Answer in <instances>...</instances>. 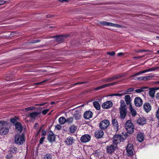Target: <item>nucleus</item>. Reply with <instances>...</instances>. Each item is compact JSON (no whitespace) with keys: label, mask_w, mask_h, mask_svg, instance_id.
Returning <instances> with one entry per match:
<instances>
[{"label":"nucleus","mask_w":159,"mask_h":159,"mask_svg":"<svg viewBox=\"0 0 159 159\" xmlns=\"http://www.w3.org/2000/svg\"><path fill=\"white\" fill-rule=\"evenodd\" d=\"M80 112L76 111L75 113L74 114V117L76 120H79L81 117Z\"/></svg>","instance_id":"29"},{"label":"nucleus","mask_w":159,"mask_h":159,"mask_svg":"<svg viewBox=\"0 0 159 159\" xmlns=\"http://www.w3.org/2000/svg\"><path fill=\"white\" fill-rule=\"evenodd\" d=\"M153 77V76L152 75L141 76V77L142 78V80H148L152 78Z\"/></svg>","instance_id":"34"},{"label":"nucleus","mask_w":159,"mask_h":159,"mask_svg":"<svg viewBox=\"0 0 159 159\" xmlns=\"http://www.w3.org/2000/svg\"><path fill=\"white\" fill-rule=\"evenodd\" d=\"M56 38V41L59 43H61L64 40V39L66 37L65 35H58L54 37Z\"/></svg>","instance_id":"19"},{"label":"nucleus","mask_w":159,"mask_h":159,"mask_svg":"<svg viewBox=\"0 0 159 159\" xmlns=\"http://www.w3.org/2000/svg\"><path fill=\"white\" fill-rule=\"evenodd\" d=\"M91 139L90 136L88 134H85L80 138V141L82 143H86L89 142Z\"/></svg>","instance_id":"10"},{"label":"nucleus","mask_w":159,"mask_h":159,"mask_svg":"<svg viewBox=\"0 0 159 159\" xmlns=\"http://www.w3.org/2000/svg\"><path fill=\"white\" fill-rule=\"evenodd\" d=\"M100 24L102 25L109 26L110 25V22H107L105 21H102L100 22Z\"/></svg>","instance_id":"40"},{"label":"nucleus","mask_w":159,"mask_h":159,"mask_svg":"<svg viewBox=\"0 0 159 159\" xmlns=\"http://www.w3.org/2000/svg\"><path fill=\"white\" fill-rule=\"evenodd\" d=\"M156 98L157 99L159 100V92L157 93L156 96Z\"/></svg>","instance_id":"61"},{"label":"nucleus","mask_w":159,"mask_h":159,"mask_svg":"<svg viewBox=\"0 0 159 159\" xmlns=\"http://www.w3.org/2000/svg\"><path fill=\"white\" fill-rule=\"evenodd\" d=\"M74 140L72 137L69 136L66 139L65 142L67 145H71L74 143Z\"/></svg>","instance_id":"17"},{"label":"nucleus","mask_w":159,"mask_h":159,"mask_svg":"<svg viewBox=\"0 0 159 159\" xmlns=\"http://www.w3.org/2000/svg\"><path fill=\"white\" fill-rule=\"evenodd\" d=\"M142 77H135L133 79L134 80H142Z\"/></svg>","instance_id":"55"},{"label":"nucleus","mask_w":159,"mask_h":159,"mask_svg":"<svg viewBox=\"0 0 159 159\" xmlns=\"http://www.w3.org/2000/svg\"><path fill=\"white\" fill-rule=\"evenodd\" d=\"M135 105L137 107H140L143 104V100L139 97H136L134 100Z\"/></svg>","instance_id":"9"},{"label":"nucleus","mask_w":159,"mask_h":159,"mask_svg":"<svg viewBox=\"0 0 159 159\" xmlns=\"http://www.w3.org/2000/svg\"><path fill=\"white\" fill-rule=\"evenodd\" d=\"M9 131V129L7 128H2L0 129V134L2 135L6 134Z\"/></svg>","instance_id":"24"},{"label":"nucleus","mask_w":159,"mask_h":159,"mask_svg":"<svg viewBox=\"0 0 159 159\" xmlns=\"http://www.w3.org/2000/svg\"><path fill=\"white\" fill-rule=\"evenodd\" d=\"M125 127L128 133L132 134L134 131V125L130 120H128L126 122Z\"/></svg>","instance_id":"2"},{"label":"nucleus","mask_w":159,"mask_h":159,"mask_svg":"<svg viewBox=\"0 0 159 159\" xmlns=\"http://www.w3.org/2000/svg\"><path fill=\"white\" fill-rule=\"evenodd\" d=\"M158 89L157 88H153L150 89L149 92V95L152 98H153L154 97L155 91Z\"/></svg>","instance_id":"25"},{"label":"nucleus","mask_w":159,"mask_h":159,"mask_svg":"<svg viewBox=\"0 0 159 159\" xmlns=\"http://www.w3.org/2000/svg\"><path fill=\"white\" fill-rule=\"evenodd\" d=\"M93 105L94 107L97 110H99L100 109V106L97 101H95L93 102Z\"/></svg>","instance_id":"32"},{"label":"nucleus","mask_w":159,"mask_h":159,"mask_svg":"<svg viewBox=\"0 0 159 159\" xmlns=\"http://www.w3.org/2000/svg\"><path fill=\"white\" fill-rule=\"evenodd\" d=\"M9 2V0H0V5L4 4Z\"/></svg>","instance_id":"44"},{"label":"nucleus","mask_w":159,"mask_h":159,"mask_svg":"<svg viewBox=\"0 0 159 159\" xmlns=\"http://www.w3.org/2000/svg\"><path fill=\"white\" fill-rule=\"evenodd\" d=\"M158 69V67H153L152 68H150L148 69H147V72H150L154 71L156 70H157Z\"/></svg>","instance_id":"42"},{"label":"nucleus","mask_w":159,"mask_h":159,"mask_svg":"<svg viewBox=\"0 0 159 159\" xmlns=\"http://www.w3.org/2000/svg\"><path fill=\"white\" fill-rule=\"evenodd\" d=\"M110 125L109 121L107 120H104L101 121L99 124L100 129L104 130L107 129Z\"/></svg>","instance_id":"3"},{"label":"nucleus","mask_w":159,"mask_h":159,"mask_svg":"<svg viewBox=\"0 0 159 159\" xmlns=\"http://www.w3.org/2000/svg\"><path fill=\"white\" fill-rule=\"evenodd\" d=\"M12 157V155L11 154H9L7 155L6 158L7 159H10L11 157Z\"/></svg>","instance_id":"57"},{"label":"nucleus","mask_w":159,"mask_h":159,"mask_svg":"<svg viewBox=\"0 0 159 159\" xmlns=\"http://www.w3.org/2000/svg\"><path fill=\"white\" fill-rule=\"evenodd\" d=\"M17 151V149L15 147L11 148L10 150V151L11 153H13L14 154L16 153Z\"/></svg>","instance_id":"37"},{"label":"nucleus","mask_w":159,"mask_h":159,"mask_svg":"<svg viewBox=\"0 0 159 159\" xmlns=\"http://www.w3.org/2000/svg\"><path fill=\"white\" fill-rule=\"evenodd\" d=\"M7 121L0 120V127L7 125Z\"/></svg>","instance_id":"39"},{"label":"nucleus","mask_w":159,"mask_h":159,"mask_svg":"<svg viewBox=\"0 0 159 159\" xmlns=\"http://www.w3.org/2000/svg\"><path fill=\"white\" fill-rule=\"evenodd\" d=\"M10 121L11 123H14L16 121V120L14 118H11L10 119Z\"/></svg>","instance_id":"56"},{"label":"nucleus","mask_w":159,"mask_h":159,"mask_svg":"<svg viewBox=\"0 0 159 159\" xmlns=\"http://www.w3.org/2000/svg\"><path fill=\"white\" fill-rule=\"evenodd\" d=\"M148 88L146 87H143L141 88H140L139 89H136L134 90L135 92L137 93H140L142 92H143L144 89H148Z\"/></svg>","instance_id":"31"},{"label":"nucleus","mask_w":159,"mask_h":159,"mask_svg":"<svg viewBox=\"0 0 159 159\" xmlns=\"http://www.w3.org/2000/svg\"><path fill=\"white\" fill-rule=\"evenodd\" d=\"M36 109V107H28L25 108V110L27 111H29L30 110H32Z\"/></svg>","instance_id":"43"},{"label":"nucleus","mask_w":159,"mask_h":159,"mask_svg":"<svg viewBox=\"0 0 159 159\" xmlns=\"http://www.w3.org/2000/svg\"><path fill=\"white\" fill-rule=\"evenodd\" d=\"M93 116V113L90 111H87L84 114V117L85 119H89L91 118Z\"/></svg>","instance_id":"20"},{"label":"nucleus","mask_w":159,"mask_h":159,"mask_svg":"<svg viewBox=\"0 0 159 159\" xmlns=\"http://www.w3.org/2000/svg\"><path fill=\"white\" fill-rule=\"evenodd\" d=\"M137 123L139 125H143L146 124V119L144 117H140L137 120Z\"/></svg>","instance_id":"22"},{"label":"nucleus","mask_w":159,"mask_h":159,"mask_svg":"<svg viewBox=\"0 0 159 159\" xmlns=\"http://www.w3.org/2000/svg\"><path fill=\"white\" fill-rule=\"evenodd\" d=\"M125 94H126V92H125V91L122 90L119 91L118 93H116V96L121 97Z\"/></svg>","instance_id":"35"},{"label":"nucleus","mask_w":159,"mask_h":159,"mask_svg":"<svg viewBox=\"0 0 159 159\" xmlns=\"http://www.w3.org/2000/svg\"><path fill=\"white\" fill-rule=\"evenodd\" d=\"M125 99L126 104L127 105H129V106L132 105L131 102V99L129 95H126L125 97Z\"/></svg>","instance_id":"21"},{"label":"nucleus","mask_w":159,"mask_h":159,"mask_svg":"<svg viewBox=\"0 0 159 159\" xmlns=\"http://www.w3.org/2000/svg\"><path fill=\"white\" fill-rule=\"evenodd\" d=\"M137 140L139 142H142L144 139L143 133H139L138 134L137 137Z\"/></svg>","instance_id":"18"},{"label":"nucleus","mask_w":159,"mask_h":159,"mask_svg":"<svg viewBox=\"0 0 159 159\" xmlns=\"http://www.w3.org/2000/svg\"><path fill=\"white\" fill-rule=\"evenodd\" d=\"M126 105L123 100H121L120 101V106L119 109H124L126 108Z\"/></svg>","instance_id":"30"},{"label":"nucleus","mask_w":159,"mask_h":159,"mask_svg":"<svg viewBox=\"0 0 159 159\" xmlns=\"http://www.w3.org/2000/svg\"><path fill=\"white\" fill-rule=\"evenodd\" d=\"M44 159H52V155L50 154H46L43 157Z\"/></svg>","instance_id":"38"},{"label":"nucleus","mask_w":159,"mask_h":159,"mask_svg":"<svg viewBox=\"0 0 159 159\" xmlns=\"http://www.w3.org/2000/svg\"><path fill=\"white\" fill-rule=\"evenodd\" d=\"M107 54L108 55H110L111 56H113L115 54V52L114 51H112L111 52H108L107 53Z\"/></svg>","instance_id":"48"},{"label":"nucleus","mask_w":159,"mask_h":159,"mask_svg":"<svg viewBox=\"0 0 159 159\" xmlns=\"http://www.w3.org/2000/svg\"><path fill=\"white\" fill-rule=\"evenodd\" d=\"M115 25H116L115 24H114V23H113L110 22L109 26H112V27H115Z\"/></svg>","instance_id":"59"},{"label":"nucleus","mask_w":159,"mask_h":159,"mask_svg":"<svg viewBox=\"0 0 159 159\" xmlns=\"http://www.w3.org/2000/svg\"><path fill=\"white\" fill-rule=\"evenodd\" d=\"M66 119L64 117H61L58 119V122L61 125H63L66 122Z\"/></svg>","instance_id":"27"},{"label":"nucleus","mask_w":159,"mask_h":159,"mask_svg":"<svg viewBox=\"0 0 159 159\" xmlns=\"http://www.w3.org/2000/svg\"><path fill=\"white\" fill-rule=\"evenodd\" d=\"M104 135V132L102 130H97L95 133V136L96 138L100 139L102 138Z\"/></svg>","instance_id":"13"},{"label":"nucleus","mask_w":159,"mask_h":159,"mask_svg":"<svg viewBox=\"0 0 159 159\" xmlns=\"http://www.w3.org/2000/svg\"><path fill=\"white\" fill-rule=\"evenodd\" d=\"M86 83V82H83L77 83L75 84H73L72 86H75L76 85H77V84H84V83Z\"/></svg>","instance_id":"53"},{"label":"nucleus","mask_w":159,"mask_h":159,"mask_svg":"<svg viewBox=\"0 0 159 159\" xmlns=\"http://www.w3.org/2000/svg\"><path fill=\"white\" fill-rule=\"evenodd\" d=\"M104 87L103 86V85L99 86L95 88L94 90H98L101 89H103Z\"/></svg>","instance_id":"49"},{"label":"nucleus","mask_w":159,"mask_h":159,"mask_svg":"<svg viewBox=\"0 0 159 159\" xmlns=\"http://www.w3.org/2000/svg\"><path fill=\"white\" fill-rule=\"evenodd\" d=\"M56 136L54 134L52 131L48 132L47 136V139L50 143H52L55 141Z\"/></svg>","instance_id":"5"},{"label":"nucleus","mask_w":159,"mask_h":159,"mask_svg":"<svg viewBox=\"0 0 159 159\" xmlns=\"http://www.w3.org/2000/svg\"><path fill=\"white\" fill-rule=\"evenodd\" d=\"M45 138V137H42L39 140V143L42 144Z\"/></svg>","instance_id":"47"},{"label":"nucleus","mask_w":159,"mask_h":159,"mask_svg":"<svg viewBox=\"0 0 159 159\" xmlns=\"http://www.w3.org/2000/svg\"><path fill=\"white\" fill-rule=\"evenodd\" d=\"M147 52V51L144 50H139L137 51V52Z\"/></svg>","instance_id":"63"},{"label":"nucleus","mask_w":159,"mask_h":159,"mask_svg":"<svg viewBox=\"0 0 159 159\" xmlns=\"http://www.w3.org/2000/svg\"><path fill=\"white\" fill-rule=\"evenodd\" d=\"M46 81H47V80H44L41 82L38 83H36L35 84L38 85H40L41 84H42V83H44V82H46Z\"/></svg>","instance_id":"58"},{"label":"nucleus","mask_w":159,"mask_h":159,"mask_svg":"<svg viewBox=\"0 0 159 159\" xmlns=\"http://www.w3.org/2000/svg\"><path fill=\"white\" fill-rule=\"evenodd\" d=\"M134 90V88H130L126 90V91H125V92H126V94L127 93L129 92H132Z\"/></svg>","instance_id":"45"},{"label":"nucleus","mask_w":159,"mask_h":159,"mask_svg":"<svg viewBox=\"0 0 159 159\" xmlns=\"http://www.w3.org/2000/svg\"><path fill=\"white\" fill-rule=\"evenodd\" d=\"M158 69V67H153L152 68H150L148 69H147V72H150L154 71L156 70H157Z\"/></svg>","instance_id":"41"},{"label":"nucleus","mask_w":159,"mask_h":159,"mask_svg":"<svg viewBox=\"0 0 159 159\" xmlns=\"http://www.w3.org/2000/svg\"><path fill=\"white\" fill-rule=\"evenodd\" d=\"M40 113V112H33L29 113L28 116L33 119H35L36 117Z\"/></svg>","instance_id":"26"},{"label":"nucleus","mask_w":159,"mask_h":159,"mask_svg":"<svg viewBox=\"0 0 159 159\" xmlns=\"http://www.w3.org/2000/svg\"><path fill=\"white\" fill-rule=\"evenodd\" d=\"M124 140L123 138L120 135H115L113 138V142L114 144L116 145L117 144L119 143Z\"/></svg>","instance_id":"4"},{"label":"nucleus","mask_w":159,"mask_h":159,"mask_svg":"<svg viewBox=\"0 0 159 159\" xmlns=\"http://www.w3.org/2000/svg\"><path fill=\"white\" fill-rule=\"evenodd\" d=\"M111 122L114 129L116 131H117L119 126L117 120L115 119L112 118Z\"/></svg>","instance_id":"15"},{"label":"nucleus","mask_w":159,"mask_h":159,"mask_svg":"<svg viewBox=\"0 0 159 159\" xmlns=\"http://www.w3.org/2000/svg\"><path fill=\"white\" fill-rule=\"evenodd\" d=\"M116 147L112 145L107 146L106 148L107 152L110 154L112 153L116 150Z\"/></svg>","instance_id":"14"},{"label":"nucleus","mask_w":159,"mask_h":159,"mask_svg":"<svg viewBox=\"0 0 159 159\" xmlns=\"http://www.w3.org/2000/svg\"><path fill=\"white\" fill-rule=\"evenodd\" d=\"M39 126V124L38 123H36L34 125V128H36L38 127Z\"/></svg>","instance_id":"64"},{"label":"nucleus","mask_w":159,"mask_h":159,"mask_svg":"<svg viewBox=\"0 0 159 159\" xmlns=\"http://www.w3.org/2000/svg\"><path fill=\"white\" fill-rule=\"evenodd\" d=\"M77 129L76 126L75 125H72L70 126L69 128V132L70 134H73L76 131Z\"/></svg>","instance_id":"23"},{"label":"nucleus","mask_w":159,"mask_h":159,"mask_svg":"<svg viewBox=\"0 0 159 159\" xmlns=\"http://www.w3.org/2000/svg\"><path fill=\"white\" fill-rule=\"evenodd\" d=\"M124 75H116L114 76L111 77L107 78L104 79V81L106 82H108L111 81H112L115 80L120 78L124 76Z\"/></svg>","instance_id":"6"},{"label":"nucleus","mask_w":159,"mask_h":159,"mask_svg":"<svg viewBox=\"0 0 159 159\" xmlns=\"http://www.w3.org/2000/svg\"><path fill=\"white\" fill-rule=\"evenodd\" d=\"M112 106V103L111 101H107L104 102L102 105V107L103 109H108Z\"/></svg>","instance_id":"11"},{"label":"nucleus","mask_w":159,"mask_h":159,"mask_svg":"<svg viewBox=\"0 0 159 159\" xmlns=\"http://www.w3.org/2000/svg\"><path fill=\"white\" fill-rule=\"evenodd\" d=\"M66 122L69 124H71L72 123L73 121V118L72 117H70L66 119Z\"/></svg>","instance_id":"36"},{"label":"nucleus","mask_w":159,"mask_h":159,"mask_svg":"<svg viewBox=\"0 0 159 159\" xmlns=\"http://www.w3.org/2000/svg\"><path fill=\"white\" fill-rule=\"evenodd\" d=\"M156 113V117L157 118L159 119V108H158L157 109Z\"/></svg>","instance_id":"50"},{"label":"nucleus","mask_w":159,"mask_h":159,"mask_svg":"<svg viewBox=\"0 0 159 159\" xmlns=\"http://www.w3.org/2000/svg\"><path fill=\"white\" fill-rule=\"evenodd\" d=\"M142 73H141V71H139L138 73H137L134 75H131V76H130V78H131L133 77L134 76H136L139 75H140Z\"/></svg>","instance_id":"46"},{"label":"nucleus","mask_w":159,"mask_h":159,"mask_svg":"<svg viewBox=\"0 0 159 159\" xmlns=\"http://www.w3.org/2000/svg\"><path fill=\"white\" fill-rule=\"evenodd\" d=\"M15 129L16 132L20 133L22 130V127L21 125L19 122H16L15 124Z\"/></svg>","instance_id":"12"},{"label":"nucleus","mask_w":159,"mask_h":159,"mask_svg":"<svg viewBox=\"0 0 159 159\" xmlns=\"http://www.w3.org/2000/svg\"><path fill=\"white\" fill-rule=\"evenodd\" d=\"M15 140L16 143L19 145L22 144L25 141L24 134H23L20 135L16 134V135Z\"/></svg>","instance_id":"1"},{"label":"nucleus","mask_w":159,"mask_h":159,"mask_svg":"<svg viewBox=\"0 0 159 159\" xmlns=\"http://www.w3.org/2000/svg\"><path fill=\"white\" fill-rule=\"evenodd\" d=\"M46 132L45 130H43L42 131V133L41 134V136L42 137H45L46 135Z\"/></svg>","instance_id":"54"},{"label":"nucleus","mask_w":159,"mask_h":159,"mask_svg":"<svg viewBox=\"0 0 159 159\" xmlns=\"http://www.w3.org/2000/svg\"><path fill=\"white\" fill-rule=\"evenodd\" d=\"M126 150L127 155L128 156H132L134 151L133 145L131 144H128L126 147Z\"/></svg>","instance_id":"7"},{"label":"nucleus","mask_w":159,"mask_h":159,"mask_svg":"<svg viewBox=\"0 0 159 159\" xmlns=\"http://www.w3.org/2000/svg\"><path fill=\"white\" fill-rule=\"evenodd\" d=\"M117 83H118L117 82H113L112 83H108V84H107L103 85V86L104 88H105L107 87H108L110 86H112V85H115V84H117Z\"/></svg>","instance_id":"33"},{"label":"nucleus","mask_w":159,"mask_h":159,"mask_svg":"<svg viewBox=\"0 0 159 159\" xmlns=\"http://www.w3.org/2000/svg\"><path fill=\"white\" fill-rule=\"evenodd\" d=\"M129 108L132 116H135L136 115V111L133 108L132 105L129 106Z\"/></svg>","instance_id":"28"},{"label":"nucleus","mask_w":159,"mask_h":159,"mask_svg":"<svg viewBox=\"0 0 159 159\" xmlns=\"http://www.w3.org/2000/svg\"><path fill=\"white\" fill-rule=\"evenodd\" d=\"M120 116L121 119H124L127 114L126 108L119 109Z\"/></svg>","instance_id":"8"},{"label":"nucleus","mask_w":159,"mask_h":159,"mask_svg":"<svg viewBox=\"0 0 159 159\" xmlns=\"http://www.w3.org/2000/svg\"><path fill=\"white\" fill-rule=\"evenodd\" d=\"M61 128V126L59 125H57L55 126V128L57 130H60Z\"/></svg>","instance_id":"52"},{"label":"nucleus","mask_w":159,"mask_h":159,"mask_svg":"<svg viewBox=\"0 0 159 159\" xmlns=\"http://www.w3.org/2000/svg\"><path fill=\"white\" fill-rule=\"evenodd\" d=\"M143 107L145 111L147 113L149 112L151 109V106L150 104L148 102L144 104Z\"/></svg>","instance_id":"16"},{"label":"nucleus","mask_w":159,"mask_h":159,"mask_svg":"<svg viewBox=\"0 0 159 159\" xmlns=\"http://www.w3.org/2000/svg\"><path fill=\"white\" fill-rule=\"evenodd\" d=\"M123 55V53L122 52H120L118 53L117 56H122Z\"/></svg>","instance_id":"62"},{"label":"nucleus","mask_w":159,"mask_h":159,"mask_svg":"<svg viewBox=\"0 0 159 159\" xmlns=\"http://www.w3.org/2000/svg\"><path fill=\"white\" fill-rule=\"evenodd\" d=\"M115 27L120 28L122 27V26L120 25L116 24Z\"/></svg>","instance_id":"60"},{"label":"nucleus","mask_w":159,"mask_h":159,"mask_svg":"<svg viewBox=\"0 0 159 159\" xmlns=\"http://www.w3.org/2000/svg\"><path fill=\"white\" fill-rule=\"evenodd\" d=\"M49 111V109H47L45 110H44L42 111V113L43 115H46L48 111Z\"/></svg>","instance_id":"51"}]
</instances>
